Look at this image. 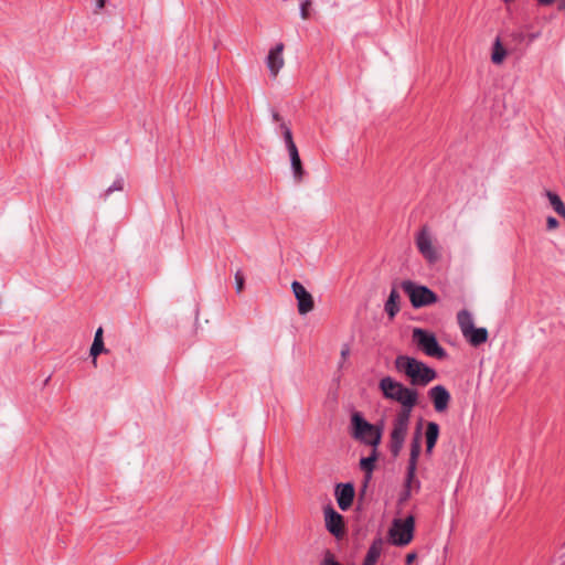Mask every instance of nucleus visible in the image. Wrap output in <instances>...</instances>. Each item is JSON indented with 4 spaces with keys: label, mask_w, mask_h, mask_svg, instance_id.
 <instances>
[{
    "label": "nucleus",
    "mask_w": 565,
    "mask_h": 565,
    "mask_svg": "<svg viewBox=\"0 0 565 565\" xmlns=\"http://www.w3.org/2000/svg\"><path fill=\"white\" fill-rule=\"evenodd\" d=\"M379 390L384 398L401 404V409L393 419L388 443L390 452L396 458L403 449L408 433L412 411L418 402V392L415 388L405 386L403 383L388 375L380 380Z\"/></svg>",
    "instance_id": "f257e3e1"
},
{
    "label": "nucleus",
    "mask_w": 565,
    "mask_h": 565,
    "mask_svg": "<svg viewBox=\"0 0 565 565\" xmlns=\"http://www.w3.org/2000/svg\"><path fill=\"white\" fill-rule=\"evenodd\" d=\"M397 373L408 377L413 386H426L437 377V372L413 356L399 354L394 360Z\"/></svg>",
    "instance_id": "f03ea898"
},
{
    "label": "nucleus",
    "mask_w": 565,
    "mask_h": 565,
    "mask_svg": "<svg viewBox=\"0 0 565 565\" xmlns=\"http://www.w3.org/2000/svg\"><path fill=\"white\" fill-rule=\"evenodd\" d=\"M384 425L371 424L359 412L351 415L350 435L351 437L371 448H377L382 441Z\"/></svg>",
    "instance_id": "7ed1b4c3"
},
{
    "label": "nucleus",
    "mask_w": 565,
    "mask_h": 565,
    "mask_svg": "<svg viewBox=\"0 0 565 565\" xmlns=\"http://www.w3.org/2000/svg\"><path fill=\"white\" fill-rule=\"evenodd\" d=\"M413 340L426 355L439 360L447 358L446 350L438 343L437 338L433 332L415 328L413 330Z\"/></svg>",
    "instance_id": "20e7f679"
},
{
    "label": "nucleus",
    "mask_w": 565,
    "mask_h": 565,
    "mask_svg": "<svg viewBox=\"0 0 565 565\" xmlns=\"http://www.w3.org/2000/svg\"><path fill=\"white\" fill-rule=\"evenodd\" d=\"M401 287L409 297L412 306L416 309L437 302V295L426 286L416 285L412 280H404Z\"/></svg>",
    "instance_id": "39448f33"
},
{
    "label": "nucleus",
    "mask_w": 565,
    "mask_h": 565,
    "mask_svg": "<svg viewBox=\"0 0 565 565\" xmlns=\"http://www.w3.org/2000/svg\"><path fill=\"white\" fill-rule=\"evenodd\" d=\"M415 518L408 515L405 520H394L390 529V537L394 545H407L414 536Z\"/></svg>",
    "instance_id": "423d86ee"
},
{
    "label": "nucleus",
    "mask_w": 565,
    "mask_h": 565,
    "mask_svg": "<svg viewBox=\"0 0 565 565\" xmlns=\"http://www.w3.org/2000/svg\"><path fill=\"white\" fill-rule=\"evenodd\" d=\"M416 246L429 264H435L440 258L439 253L433 246L431 236L427 226H423L417 233Z\"/></svg>",
    "instance_id": "0eeeda50"
},
{
    "label": "nucleus",
    "mask_w": 565,
    "mask_h": 565,
    "mask_svg": "<svg viewBox=\"0 0 565 565\" xmlns=\"http://www.w3.org/2000/svg\"><path fill=\"white\" fill-rule=\"evenodd\" d=\"M420 438H422V420L417 425V427L413 434V438H412V443H411L409 459H408L407 471H406V472H408V481L414 480V478L416 476L417 461H418V458H419V455L422 451Z\"/></svg>",
    "instance_id": "6e6552de"
},
{
    "label": "nucleus",
    "mask_w": 565,
    "mask_h": 565,
    "mask_svg": "<svg viewBox=\"0 0 565 565\" xmlns=\"http://www.w3.org/2000/svg\"><path fill=\"white\" fill-rule=\"evenodd\" d=\"M323 512L327 530L337 539L343 537L345 533L343 516L330 504L323 509Z\"/></svg>",
    "instance_id": "1a4fd4ad"
},
{
    "label": "nucleus",
    "mask_w": 565,
    "mask_h": 565,
    "mask_svg": "<svg viewBox=\"0 0 565 565\" xmlns=\"http://www.w3.org/2000/svg\"><path fill=\"white\" fill-rule=\"evenodd\" d=\"M292 292L297 299V306H298V312L300 315H307L308 312L312 311L315 308V301L309 291L300 284L299 281L295 280L291 284Z\"/></svg>",
    "instance_id": "9d476101"
},
{
    "label": "nucleus",
    "mask_w": 565,
    "mask_h": 565,
    "mask_svg": "<svg viewBox=\"0 0 565 565\" xmlns=\"http://www.w3.org/2000/svg\"><path fill=\"white\" fill-rule=\"evenodd\" d=\"M428 397L431 399L434 408L437 413H443L448 408L451 399L450 393L444 385L433 386L428 391Z\"/></svg>",
    "instance_id": "9b49d317"
},
{
    "label": "nucleus",
    "mask_w": 565,
    "mask_h": 565,
    "mask_svg": "<svg viewBox=\"0 0 565 565\" xmlns=\"http://www.w3.org/2000/svg\"><path fill=\"white\" fill-rule=\"evenodd\" d=\"M285 45L284 43H277L273 49L269 50L267 58H266V65L270 72V75L273 77H276L279 73V71L285 65V60L282 56Z\"/></svg>",
    "instance_id": "f8f14e48"
},
{
    "label": "nucleus",
    "mask_w": 565,
    "mask_h": 565,
    "mask_svg": "<svg viewBox=\"0 0 565 565\" xmlns=\"http://www.w3.org/2000/svg\"><path fill=\"white\" fill-rule=\"evenodd\" d=\"M334 495L339 508L347 511L353 503L355 490L354 486L350 482L338 483L335 486Z\"/></svg>",
    "instance_id": "ddd939ff"
},
{
    "label": "nucleus",
    "mask_w": 565,
    "mask_h": 565,
    "mask_svg": "<svg viewBox=\"0 0 565 565\" xmlns=\"http://www.w3.org/2000/svg\"><path fill=\"white\" fill-rule=\"evenodd\" d=\"M379 459V451L377 448H372L370 456L363 457L360 459V469L364 472L363 477V489L362 491L365 492L369 482L372 479L373 471L375 469V462Z\"/></svg>",
    "instance_id": "4468645a"
},
{
    "label": "nucleus",
    "mask_w": 565,
    "mask_h": 565,
    "mask_svg": "<svg viewBox=\"0 0 565 565\" xmlns=\"http://www.w3.org/2000/svg\"><path fill=\"white\" fill-rule=\"evenodd\" d=\"M439 425L435 422H428L426 425L425 439H426V455L430 456L437 444L439 437Z\"/></svg>",
    "instance_id": "2eb2a0df"
},
{
    "label": "nucleus",
    "mask_w": 565,
    "mask_h": 565,
    "mask_svg": "<svg viewBox=\"0 0 565 565\" xmlns=\"http://www.w3.org/2000/svg\"><path fill=\"white\" fill-rule=\"evenodd\" d=\"M472 347H479L487 342L488 330L486 328L473 327L467 335L463 337Z\"/></svg>",
    "instance_id": "dca6fc26"
},
{
    "label": "nucleus",
    "mask_w": 565,
    "mask_h": 565,
    "mask_svg": "<svg viewBox=\"0 0 565 565\" xmlns=\"http://www.w3.org/2000/svg\"><path fill=\"white\" fill-rule=\"evenodd\" d=\"M384 310L390 317V319H394L395 316L399 311V294L396 288H393L390 292V296L384 305Z\"/></svg>",
    "instance_id": "f3484780"
},
{
    "label": "nucleus",
    "mask_w": 565,
    "mask_h": 565,
    "mask_svg": "<svg viewBox=\"0 0 565 565\" xmlns=\"http://www.w3.org/2000/svg\"><path fill=\"white\" fill-rule=\"evenodd\" d=\"M457 322L463 337L475 327L472 316L468 310L458 312Z\"/></svg>",
    "instance_id": "a211bd4d"
},
{
    "label": "nucleus",
    "mask_w": 565,
    "mask_h": 565,
    "mask_svg": "<svg viewBox=\"0 0 565 565\" xmlns=\"http://www.w3.org/2000/svg\"><path fill=\"white\" fill-rule=\"evenodd\" d=\"M382 547H383L382 539L374 540L373 543L371 544V546L369 547L364 559L375 565L381 553H382Z\"/></svg>",
    "instance_id": "6ab92c4d"
},
{
    "label": "nucleus",
    "mask_w": 565,
    "mask_h": 565,
    "mask_svg": "<svg viewBox=\"0 0 565 565\" xmlns=\"http://www.w3.org/2000/svg\"><path fill=\"white\" fill-rule=\"evenodd\" d=\"M290 163L292 169L294 179L296 182H301L305 177V170L299 153L290 156Z\"/></svg>",
    "instance_id": "aec40b11"
},
{
    "label": "nucleus",
    "mask_w": 565,
    "mask_h": 565,
    "mask_svg": "<svg viewBox=\"0 0 565 565\" xmlns=\"http://www.w3.org/2000/svg\"><path fill=\"white\" fill-rule=\"evenodd\" d=\"M546 196H547V199L550 201V204L554 209V211L559 216L565 218V204L563 203L561 198L556 193H554L552 191H546Z\"/></svg>",
    "instance_id": "412c9836"
},
{
    "label": "nucleus",
    "mask_w": 565,
    "mask_h": 565,
    "mask_svg": "<svg viewBox=\"0 0 565 565\" xmlns=\"http://www.w3.org/2000/svg\"><path fill=\"white\" fill-rule=\"evenodd\" d=\"M505 54H507V51L504 50V47L502 46L501 42H500V39L497 38L495 42H494V46H493V51H492V55H491V60L494 64H500L502 63V61L504 60L505 57Z\"/></svg>",
    "instance_id": "4be33fe9"
},
{
    "label": "nucleus",
    "mask_w": 565,
    "mask_h": 565,
    "mask_svg": "<svg viewBox=\"0 0 565 565\" xmlns=\"http://www.w3.org/2000/svg\"><path fill=\"white\" fill-rule=\"evenodd\" d=\"M415 486V488L418 490L420 488V482L414 478V480L408 481V472H406L405 483H404V490L401 494V501H407L411 498V489Z\"/></svg>",
    "instance_id": "5701e85b"
},
{
    "label": "nucleus",
    "mask_w": 565,
    "mask_h": 565,
    "mask_svg": "<svg viewBox=\"0 0 565 565\" xmlns=\"http://www.w3.org/2000/svg\"><path fill=\"white\" fill-rule=\"evenodd\" d=\"M105 351L104 341H93L89 354L93 358V364H97V356Z\"/></svg>",
    "instance_id": "b1692460"
},
{
    "label": "nucleus",
    "mask_w": 565,
    "mask_h": 565,
    "mask_svg": "<svg viewBox=\"0 0 565 565\" xmlns=\"http://www.w3.org/2000/svg\"><path fill=\"white\" fill-rule=\"evenodd\" d=\"M279 128L281 130V134H282L284 141H285L286 146L290 145V143H294L295 141H294V137H292V132H291L290 127L286 122H281Z\"/></svg>",
    "instance_id": "393cba45"
},
{
    "label": "nucleus",
    "mask_w": 565,
    "mask_h": 565,
    "mask_svg": "<svg viewBox=\"0 0 565 565\" xmlns=\"http://www.w3.org/2000/svg\"><path fill=\"white\" fill-rule=\"evenodd\" d=\"M124 180L117 179L105 192L104 196L107 198L114 191H121L124 189Z\"/></svg>",
    "instance_id": "a878e982"
},
{
    "label": "nucleus",
    "mask_w": 565,
    "mask_h": 565,
    "mask_svg": "<svg viewBox=\"0 0 565 565\" xmlns=\"http://www.w3.org/2000/svg\"><path fill=\"white\" fill-rule=\"evenodd\" d=\"M236 291L239 294L244 289V275L241 270L235 273Z\"/></svg>",
    "instance_id": "bb28decb"
},
{
    "label": "nucleus",
    "mask_w": 565,
    "mask_h": 565,
    "mask_svg": "<svg viewBox=\"0 0 565 565\" xmlns=\"http://www.w3.org/2000/svg\"><path fill=\"white\" fill-rule=\"evenodd\" d=\"M311 7V1L306 0L300 6V15L303 20H307L309 18V8Z\"/></svg>",
    "instance_id": "cd10ccee"
},
{
    "label": "nucleus",
    "mask_w": 565,
    "mask_h": 565,
    "mask_svg": "<svg viewBox=\"0 0 565 565\" xmlns=\"http://www.w3.org/2000/svg\"><path fill=\"white\" fill-rule=\"evenodd\" d=\"M321 565H341V564L338 561H335L334 555L330 551H327Z\"/></svg>",
    "instance_id": "c85d7f7f"
},
{
    "label": "nucleus",
    "mask_w": 565,
    "mask_h": 565,
    "mask_svg": "<svg viewBox=\"0 0 565 565\" xmlns=\"http://www.w3.org/2000/svg\"><path fill=\"white\" fill-rule=\"evenodd\" d=\"M349 354H350V345L348 343H345V344L342 345V349H341V360H342V362L339 364V367H342V363L347 360Z\"/></svg>",
    "instance_id": "c756f323"
},
{
    "label": "nucleus",
    "mask_w": 565,
    "mask_h": 565,
    "mask_svg": "<svg viewBox=\"0 0 565 565\" xmlns=\"http://www.w3.org/2000/svg\"><path fill=\"white\" fill-rule=\"evenodd\" d=\"M558 224H559L558 221L553 216H548L546 220V227L550 231L557 228Z\"/></svg>",
    "instance_id": "7c9ffc66"
},
{
    "label": "nucleus",
    "mask_w": 565,
    "mask_h": 565,
    "mask_svg": "<svg viewBox=\"0 0 565 565\" xmlns=\"http://www.w3.org/2000/svg\"><path fill=\"white\" fill-rule=\"evenodd\" d=\"M286 148L288 150L289 157L299 153L298 148L295 142L287 145Z\"/></svg>",
    "instance_id": "2f4dec72"
},
{
    "label": "nucleus",
    "mask_w": 565,
    "mask_h": 565,
    "mask_svg": "<svg viewBox=\"0 0 565 565\" xmlns=\"http://www.w3.org/2000/svg\"><path fill=\"white\" fill-rule=\"evenodd\" d=\"M103 332H104V331H103V328H102V327H99V328L96 330V332H95L94 340H96V341H104V340H103Z\"/></svg>",
    "instance_id": "473e14b6"
},
{
    "label": "nucleus",
    "mask_w": 565,
    "mask_h": 565,
    "mask_svg": "<svg viewBox=\"0 0 565 565\" xmlns=\"http://www.w3.org/2000/svg\"><path fill=\"white\" fill-rule=\"evenodd\" d=\"M271 117H273V120L276 121V122H279V125L281 122H284L281 116L276 110L271 111Z\"/></svg>",
    "instance_id": "72a5a7b5"
},
{
    "label": "nucleus",
    "mask_w": 565,
    "mask_h": 565,
    "mask_svg": "<svg viewBox=\"0 0 565 565\" xmlns=\"http://www.w3.org/2000/svg\"><path fill=\"white\" fill-rule=\"evenodd\" d=\"M415 557H416V554H414V553L407 554V556H406V564L407 565L412 564L413 561L415 559Z\"/></svg>",
    "instance_id": "f704fd0d"
},
{
    "label": "nucleus",
    "mask_w": 565,
    "mask_h": 565,
    "mask_svg": "<svg viewBox=\"0 0 565 565\" xmlns=\"http://www.w3.org/2000/svg\"><path fill=\"white\" fill-rule=\"evenodd\" d=\"M106 0H96L97 10H100L105 7Z\"/></svg>",
    "instance_id": "c9c22d12"
},
{
    "label": "nucleus",
    "mask_w": 565,
    "mask_h": 565,
    "mask_svg": "<svg viewBox=\"0 0 565 565\" xmlns=\"http://www.w3.org/2000/svg\"><path fill=\"white\" fill-rule=\"evenodd\" d=\"M555 0H537L541 6H551Z\"/></svg>",
    "instance_id": "e433bc0d"
},
{
    "label": "nucleus",
    "mask_w": 565,
    "mask_h": 565,
    "mask_svg": "<svg viewBox=\"0 0 565 565\" xmlns=\"http://www.w3.org/2000/svg\"><path fill=\"white\" fill-rule=\"evenodd\" d=\"M363 565H374V564H372V563H370V562L364 559Z\"/></svg>",
    "instance_id": "4c0bfd02"
},
{
    "label": "nucleus",
    "mask_w": 565,
    "mask_h": 565,
    "mask_svg": "<svg viewBox=\"0 0 565 565\" xmlns=\"http://www.w3.org/2000/svg\"><path fill=\"white\" fill-rule=\"evenodd\" d=\"M561 9H565V0L562 1Z\"/></svg>",
    "instance_id": "58836bf2"
}]
</instances>
